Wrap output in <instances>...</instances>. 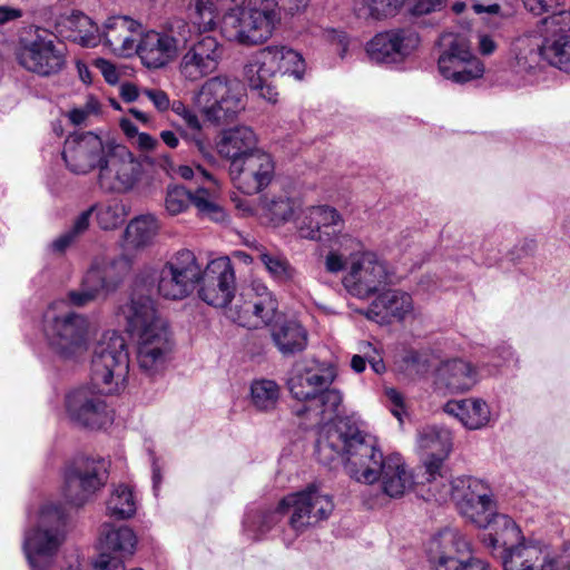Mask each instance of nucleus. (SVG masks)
Segmentation results:
<instances>
[{
	"label": "nucleus",
	"mask_w": 570,
	"mask_h": 570,
	"mask_svg": "<svg viewBox=\"0 0 570 570\" xmlns=\"http://www.w3.org/2000/svg\"><path fill=\"white\" fill-rule=\"evenodd\" d=\"M315 454L324 465L343 461L347 474L357 482H380L382 492L392 499L403 497L414 484L403 458L397 453L384 455L376 438L348 416L324 430L316 441Z\"/></svg>",
	"instance_id": "obj_1"
},
{
	"label": "nucleus",
	"mask_w": 570,
	"mask_h": 570,
	"mask_svg": "<svg viewBox=\"0 0 570 570\" xmlns=\"http://www.w3.org/2000/svg\"><path fill=\"white\" fill-rule=\"evenodd\" d=\"M432 494L439 502L455 500L465 518L479 528L490 529L483 541L493 549L505 547L520 537L517 523L509 515L497 513L488 484L480 479L460 476L442 483V488Z\"/></svg>",
	"instance_id": "obj_2"
},
{
	"label": "nucleus",
	"mask_w": 570,
	"mask_h": 570,
	"mask_svg": "<svg viewBox=\"0 0 570 570\" xmlns=\"http://www.w3.org/2000/svg\"><path fill=\"white\" fill-rule=\"evenodd\" d=\"M335 377L332 364L312 360L295 364L287 379L289 393L302 402L295 406V414L305 416L313 426L324 424L320 435L336 423L333 421L342 405L341 392L330 387Z\"/></svg>",
	"instance_id": "obj_3"
},
{
	"label": "nucleus",
	"mask_w": 570,
	"mask_h": 570,
	"mask_svg": "<svg viewBox=\"0 0 570 570\" xmlns=\"http://www.w3.org/2000/svg\"><path fill=\"white\" fill-rule=\"evenodd\" d=\"M309 0H246L227 11L220 32L228 41L243 46H258L272 38L282 21V10L294 14L306 8Z\"/></svg>",
	"instance_id": "obj_4"
},
{
	"label": "nucleus",
	"mask_w": 570,
	"mask_h": 570,
	"mask_svg": "<svg viewBox=\"0 0 570 570\" xmlns=\"http://www.w3.org/2000/svg\"><path fill=\"white\" fill-rule=\"evenodd\" d=\"M303 56L287 46H267L261 49L253 61L244 68L252 91L271 104H275L278 92L272 79L278 75L292 76L302 80L305 72Z\"/></svg>",
	"instance_id": "obj_5"
},
{
	"label": "nucleus",
	"mask_w": 570,
	"mask_h": 570,
	"mask_svg": "<svg viewBox=\"0 0 570 570\" xmlns=\"http://www.w3.org/2000/svg\"><path fill=\"white\" fill-rule=\"evenodd\" d=\"M68 514L61 503H47L37 528L24 532L23 552L32 570H48L65 539Z\"/></svg>",
	"instance_id": "obj_6"
},
{
	"label": "nucleus",
	"mask_w": 570,
	"mask_h": 570,
	"mask_svg": "<svg viewBox=\"0 0 570 570\" xmlns=\"http://www.w3.org/2000/svg\"><path fill=\"white\" fill-rule=\"evenodd\" d=\"M43 335L49 350L63 361H78L89 348V321L79 313H57L52 304L43 315Z\"/></svg>",
	"instance_id": "obj_7"
},
{
	"label": "nucleus",
	"mask_w": 570,
	"mask_h": 570,
	"mask_svg": "<svg viewBox=\"0 0 570 570\" xmlns=\"http://www.w3.org/2000/svg\"><path fill=\"white\" fill-rule=\"evenodd\" d=\"M17 63L42 78L53 77L66 67V50L55 37L39 27L26 28L14 46Z\"/></svg>",
	"instance_id": "obj_8"
},
{
	"label": "nucleus",
	"mask_w": 570,
	"mask_h": 570,
	"mask_svg": "<svg viewBox=\"0 0 570 570\" xmlns=\"http://www.w3.org/2000/svg\"><path fill=\"white\" fill-rule=\"evenodd\" d=\"M129 373L127 343L117 331H106L97 341L91 360V381L105 393H118Z\"/></svg>",
	"instance_id": "obj_9"
},
{
	"label": "nucleus",
	"mask_w": 570,
	"mask_h": 570,
	"mask_svg": "<svg viewBox=\"0 0 570 570\" xmlns=\"http://www.w3.org/2000/svg\"><path fill=\"white\" fill-rule=\"evenodd\" d=\"M245 88L236 79L212 77L194 94V105L213 124L234 120L245 109Z\"/></svg>",
	"instance_id": "obj_10"
},
{
	"label": "nucleus",
	"mask_w": 570,
	"mask_h": 570,
	"mask_svg": "<svg viewBox=\"0 0 570 570\" xmlns=\"http://www.w3.org/2000/svg\"><path fill=\"white\" fill-rule=\"evenodd\" d=\"M146 292L155 291L167 299H183L196 288L200 278V265L189 249L177 252L158 272L144 271Z\"/></svg>",
	"instance_id": "obj_11"
},
{
	"label": "nucleus",
	"mask_w": 570,
	"mask_h": 570,
	"mask_svg": "<svg viewBox=\"0 0 570 570\" xmlns=\"http://www.w3.org/2000/svg\"><path fill=\"white\" fill-rule=\"evenodd\" d=\"M109 463L102 458L75 456L65 468L62 494L68 504L83 507L108 480Z\"/></svg>",
	"instance_id": "obj_12"
},
{
	"label": "nucleus",
	"mask_w": 570,
	"mask_h": 570,
	"mask_svg": "<svg viewBox=\"0 0 570 570\" xmlns=\"http://www.w3.org/2000/svg\"><path fill=\"white\" fill-rule=\"evenodd\" d=\"M348 242L353 252L350 254V267L343 277V286L352 296L364 299L392 283L391 274L385 262L375 253L361 252V244L356 239Z\"/></svg>",
	"instance_id": "obj_13"
},
{
	"label": "nucleus",
	"mask_w": 570,
	"mask_h": 570,
	"mask_svg": "<svg viewBox=\"0 0 570 570\" xmlns=\"http://www.w3.org/2000/svg\"><path fill=\"white\" fill-rule=\"evenodd\" d=\"M426 553L435 570H490L481 559H464L470 553V543L454 529H443L431 538Z\"/></svg>",
	"instance_id": "obj_14"
},
{
	"label": "nucleus",
	"mask_w": 570,
	"mask_h": 570,
	"mask_svg": "<svg viewBox=\"0 0 570 570\" xmlns=\"http://www.w3.org/2000/svg\"><path fill=\"white\" fill-rule=\"evenodd\" d=\"M442 42L444 49L438 59V68L445 79L463 85L483 76L484 66L473 55L464 36L446 35Z\"/></svg>",
	"instance_id": "obj_15"
},
{
	"label": "nucleus",
	"mask_w": 570,
	"mask_h": 570,
	"mask_svg": "<svg viewBox=\"0 0 570 570\" xmlns=\"http://www.w3.org/2000/svg\"><path fill=\"white\" fill-rule=\"evenodd\" d=\"M288 515V524L296 532L326 520L334 510L332 498L311 485L299 492L289 493L281 500Z\"/></svg>",
	"instance_id": "obj_16"
},
{
	"label": "nucleus",
	"mask_w": 570,
	"mask_h": 570,
	"mask_svg": "<svg viewBox=\"0 0 570 570\" xmlns=\"http://www.w3.org/2000/svg\"><path fill=\"white\" fill-rule=\"evenodd\" d=\"M108 393L102 392L101 385L79 386L70 391L65 399L66 412L69 419L85 428L101 429L112 422V414L105 400Z\"/></svg>",
	"instance_id": "obj_17"
},
{
	"label": "nucleus",
	"mask_w": 570,
	"mask_h": 570,
	"mask_svg": "<svg viewBox=\"0 0 570 570\" xmlns=\"http://www.w3.org/2000/svg\"><path fill=\"white\" fill-rule=\"evenodd\" d=\"M146 287L147 278L145 275H138L129 301L120 305L117 312L126 331L137 337L167 326L166 322L157 315L153 294L146 292Z\"/></svg>",
	"instance_id": "obj_18"
},
{
	"label": "nucleus",
	"mask_w": 570,
	"mask_h": 570,
	"mask_svg": "<svg viewBox=\"0 0 570 570\" xmlns=\"http://www.w3.org/2000/svg\"><path fill=\"white\" fill-rule=\"evenodd\" d=\"M141 175V164L124 145L108 147L104 167L98 174V185L104 191L126 193L131 190Z\"/></svg>",
	"instance_id": "obj_19"
},
{
	"label": "nucleus",
	"mask_w": 570,
	"mask_h": 570,
	"mask_svg": "<svg viewBox=\"0 0 570 570\" xmlns=\"http://www.w3.org/2000/svg\"><path fill=\"white\" fill-rule=\"evenodd\" d=\"M198 296L216 308L226 307L235 296L236 278L232 261L227 256L212 259L205 269L200 268L197 283Z\"/></svg>",
	"instance_id": "obj_20"
},
{
	"label": "nucleus",
	"mask_w": 570,
	"mask_h": 570,
	"mask_svg": "<svg viewBox=\"0 0 570 570\" xmlns=\"http://www.w3.org/2000/svg\"><path fill=\"white\" fill-rule=\"evenodd\" d=\"M417 444L426 452L424 460L426 481L430 483V491L434 493L442 483L451 481V476L444 472V460L452 449L451 432L445 428L425 426L419 431Z\"/></svg>",
	"instance_id": "obj_21"
},
{
	"label": "nucleus",
	"mask_w": 570,
	"mask_h": 570,
	"mask_svg": "<svg viewBox=\"0 0 570 570\" xmlns=\"http://www.w3.org/2000/svg\"><path fill=\"white\" fill-rule=\"evenodd\" d=\"M420 36L412 28L379 32L366 45L370 59L382 65L404 62L420 46Z\"/></svg>",
	"instance_id": "obj_22"
},
{
	"label": "nucleus",
	"mask_w": 570,
	"mask_h": 570,
	"mask_svg": "<svg viewBox=\"0 0 570 570\" xmlns=\"http://www.w3.org/2000/svg\"><path fill=\"white\" fill-rule=\"evenodd\" d=\"M244 302L227 311V317L243 327H258L271 323L277 311V302L266 285L253 282L242 294Z\"/></svg>",
	"instance_id": "obj_23"
},
{
	"label": "nucleus",
	"mask_w": 570,
	"mask_h": 570,
	"mask_svg": "<svg viewBox=\"0 0 570 570\" xmlns=\"http://www.w3.org/2000/svg\"><path fill=\"white\" fill-rule=\"evenodd\" d=\"M109 146L91 131L76 132L65 140L62 158L70 171L83 175L104 167Z\"/></svg>",
	"instance_id": "obj_24"
},
{
	"label": "nucleus",
	"mask_w": 570,
	"mask_h": 570,
	"mask_svg": "<svg viewBox=\"0 0 570 570\" xmlns=\"http://www.w3.org/2000/svg\"><path fill=\"white\" fill-rule=\"evenodd\" d=\"M275 166L269 154L256 150L230 163L229 174L237 189L255 195L266 188L274 177Z\"/></svg>",
	"instance_id": "obj_25"
},
{
	"label": "nucleus",
	"mask_w": 570,
	"mask_h": 570,
	"mask_svg": "<svg viewBox=\"0 0 570 570\" xmlns=\"http://www.w3.org/2000/svg\"><path fill=\"white\" fill-rule=\"evenodd\" d=\"M508 544L501 557L503 570H557V558L546 543L520 534Z\"/></svg>",
	"instance_id": "obj_26"
},
{
	"label": "nucleus",
	"mask_w": 570,
	"mask_h": 570,
	"mask_svg": "<svg viewBox=\"0 0 570 570\" xmlns=\"http://www.w3.org/2000/svg\"><path fill=\"white\" fill-rule=\"evenodd\" d=\"M223 57V46L212 36L193 43L180 57L178 71L190 82H196L216 71Z\"/></svg>",
	"instance_id": "obj_27"
},
{
	"label": "nucleus",
	"mask_w": 570,
	"mask_h": 570,
	"mask_svg": "<svg viewBox=\"0 0 570 570\" xmlns=\"http://www.w3.org/2000/svg\"><path fill=\"white\" fill-rule=\"evenodd\" d=\"M128 269V261L122 256L97 257L82 276L80 285L97 299L106 297L117 291Z\"/></svg>",
	"instance_id": "obj_28"
},
{
	"label": "nucleus",
	"mask_w": 570,
	"mask_h": 570,
	"mask_svg": "<svg viewBox=\"0 0 570 570\" xmlns=\"http://www.w3.org/2000/svg\"><path fill=\"white\" fill-rule=\"evenodd\" d=\"M174 343L168 326L149 331L138 337L137 360L139 368L154 377L163 373L173 352Z\"/></svg>",
	"instance_id": "obj_29"
},
{
	"label": "nucleus",
	"mask_w": 570,
	"mask_h": 570,
	"mask_svg": "<svg viewBox=\"0 0 570 570\" xmlns=\"http://www.w3.org/2000/svg\"><path fill=\"white\" fill-rule=\"evenodd\" d=\"M340 213L330 206L307 207L297 215L296 226L303 238L328 243L341 230Z\"/></svg>",
	"instance_id": "obj_30"
},
{
	"label": "nucleus",
	"mask_w": 570,
	"mask_h": 570,
	"mask_svg": "<svg viewBox=\"0 0 570 570\" xmlns=\"http://www.w3.org/2000/svg\"><path fill=\"white\" fill-rule=\"evenodd\" d=\"M413 311L411 295L401 289H387L379 294L363 315L380 325L403 321Z\"/></svg>",
	"instance_id": "obj_31"
},
{
	"label": "nucleus",
	"mask_w": 570,
	"mask_h": 570,
	"mask_svg": "<svg viewBox=\"0 0 570 570\" xmlns=\"http://www.w3.org/2000/svg\"><path fill=\"white\" fill-rule=\"evenodd\" d=\"M539 58L570 75V36L546 39L537 50L531 49L529 55L520 52L515 57L518 67L524 71H531Z\"/></svg>",
	"instance_id": "obj_32"
},
{
	"label": "nucleus",
	"mask_w": 570,
	"mask_h": 570,
	"mask_svg": "<svg viewBox=\"0 0 570 570\" xmlns=\"http://www.w3.org/2000/svg\"><path fill=\"white\" fill-rule=\"evenodd\" d=\"M140 23L127 16H114L106 20L101 41L110 51L119 57H129L135 52L137 41L134 33L140 29Z\"/></svg>",
	"instance_id": "obj_33"
},
{
	"label": "nucleus",
	"mask_w": 570,
	"mask_h": 570,
	"mask_svg": "<svg viewBox=\"0 0 570 570\" xmlns=\"http://www.w3.org/2000/svg\"><path fill=\"white\" fill-rule=\"evenodd\" d=\"M285 515L281 501L273 508L249 507L243 518L242 533L250 541L263 540L271 531L281 527Z\"/></svg>",
	"instance_id": "obj_34"
},
{
	"label": "nucleus",
	"mask_w": 570,
	"mask_h": 570,
	"mask_svg": "<svg viewBox=\"0 0 570 570\" xmlns=\"http://www.w3.org/2000/svg\"><path fill=\"white\" fill-rule=\"evenodd\" d=\"M135 52L144 66L149 69H160L174 61L178 53L160 30H149L141 35Z\"/></svg>",
	"instance_id": "obj_35"
},
{
	"label": "nucleus",
	"mask_w": 570,
	"mask_h": 570,
	"mask_svg": "<svg viewBox=\"0 0 570 570\" xmlns=\"http://www.w3.org/2000/svg\"><path fill=\"white\" fill-rule=\"evenodd\" d=\"M101 553L97 560L107 554L112 560H119L124 563L122 558L132 556L137 546V535L128 525H112L105 523L100 533Z\"/></svg>",
	"instance_id": "obj_36"
},
{
	"label": "nucleus",
	"mask_w": 570,
	"mask_h": 570,
	"mask_svg": "<svg viewBox=\"0 0 570 570\" xmlns=\"http://www.w3.org/2000/svg\"><path fill=\"white\" fill-rule=\"evenodd\" d=\"M444 412L455 416L466 429L480 430L491 420V411L482 399L451 400L444 405Z\"/></svg>",
	"instance_id": "obj_37"
},
{
	"label": "nucleus",
	"mask_w": 570,
	"mask_h": 570,
	"mask_svg": "<svg viewBox=\"0 0 570 570\" xmlns=\"http://www.w3.org/2000/svg\"><path fill=\"white\" fill-rule=\"evenodd\" d=\"M256 135L247 126L227 129L217 145L218 153L232 161L256 151Z\"/></svg>",
	"instance_id": "obj_38"
},
{
	"label": "nucleus",
	"mask_w": 570,
	"mask_h": 570,
	"mask_svg": "<svg viewBox=\"0 0 570 570\" xmlns=\"http://www.w3.org/2000/svg\"><path fill=\"white\" fill-rule=\"evenodd\" d=\"M439 379L452 392H464L475 385L478 373L471 363L462 358H451L439 367Z\"/></svg>",
	"instance_id": "obj_39"
},
{
	"label": "nucleus",
	"mask_w": 570,
	"mask_h": 570,
	"mask_svg": "<svg viewBox=\"0 0 570 570\" xmlns=\"http://www.w3.org/2000/svg\"><path fill=\"white\" fill-rule=\"evenodd\" d=\"M273 341L284 356L303 352L307 346V331L295 320L277 324L272 333Z\"/></svg>",
	"instance_id": "obj_40"
},
{
	"label": "nucleus",
	"mask_w": 570,
	"mask_h": 570,
	"mask_svg": "<svg viewBox=\"0 0 570 570\" xmlns=\"http://www.w3.org/2000/svg\"><path fill=\"white\" fill-rule=\"evenodd\" d=\"M171 110L179 116L190 132H184L183 137L188 141L204 158L210 160L214 158L209 142L203 137L202 124L193 109L180 100L171 102Z\"/></svg>",
	"instance_id": "obj_41"
},
{
	"label": "nucleus",
	"mask_w": 570,
	"mask_h": 570,
	"mask_svg": "<svg viewBox=\"0 0 570 570\" xmlns=\"http://www.w3.org/2000/svg\"><path fill=\"white\" fill-rule=\"evenodd\" d=\"M107 514L117 520L131 518L137 510L136 498L129 485L118 484L106 502Z\"/></svg>",
	"instance_id": "obj_42"
},
{
	"label": "nucleus",
	"mask_w": 570,
	"mask_h": 570,
	"mask_svg": "<svg viewBox=\"0 0 570 570\" xmlns=\"http://www.w3.org/2000/svg\"><path fill=\"white\" fill-rule=\"evenodd\" d=\"M281 395L279 385L267 379L254 380L250 384V404L261 412L276 409Z\"/></svg>",
	"instance_id": "obj_43"
},
{
	"label": "nucleus",
	"mask_w": 570,
	"mask_h": 570,
	"mask_svg": "<svg viewBox=\"0 0 570 570\" xmlns=\"http://www.w3.org/2000/svg\"><path fill=\"white\" fill-rule=\"evenodd\" d=\"M157 229V220L153 215L138 216L126 227V242L135 248L145 247L151 243Z\"/></svg>",
	"instance_id": "obj_44"
},
{
	"label": "nucleus",
	"mask_w": 570,
	"mask_h": 570,
	"mask_svg": "<svg viewBox=\"0 0 570 570\" xmlns=\"http://www.w3.org/2000/svg\"><path fill=\"white\" fill-rule=\"evenodd\" d=\"M160 31L169 40L178 55L196 37L195 28L189 21L180 17H173L166 20Z\"/></svg>",
	"instance_id": "obj_45"
},
{
	"label": "nucleus",
	"mask_w": 570,
	"mask_h": 570,
	"mask_svg": "<svg viewBox=\"0 0 570 570\" xmlns=\"http://www.w3.org/2000/svg\"><path fill=\"white\" fill-rule=\"evenodd\" d=\"M95 207L96 220L104 230H112L121 226L128 215L126 205L120 200H109L107 203H97Z\"/></svg>",
	"instance_id": "obj_46"
},
{
	"label": "nucleus",
	"mask_w": 570,
	"mask_h": 570,
	"mask_svg": "<svg viewBox=\"0 0 570 570\" xmlns=\"http://www.w3.org/2000/svg\"><path fill=\"white\" fill-rule=\"evenodd\" d=\"M189 23L195 35L212 30L216 23V8L210 0H195L188 6Z\"/></svg>",
	"instance_id": "obj_47"
},
{
	"label": "nucleus",
	"mask_w": 570,
	"mask_h": 570,
	"mask_svg": "<svg viewBox=\"0 0 570 570\" xmlns=\"http://www.w3.org/2000/svg\"><path fill=\"white\" fill-rule=\"evenodd\" d=\"M70 24L77 29L75 40L83 47H96L101 42V35L96 23L85 13L76 11L70 17Z\"/></svg>",
	"instance_id": "obj_48"
},
{
	"label": "nucleus",
	"mask_w": 570,
	"mask_h": 570,
	"mask_svg": "<svg viewBox=\"0 0 570 570\" xmlns=\"http://www.w3.org/2000/svg\"><path fill=\"white\" fill-rule=\"evenodd\" d=\"M258 258L275 281L285 283L294 278L295 269L284 256L259 249Z\"/></svg>",
	"instance_id": "obj_49"
},
{
	"label": "nucleus",
	"mask_w": 570,
	"mask_h": 570,
	"mask_svg": "<svg viewBox=\"0 0 570 570\" xmlns=\"http://www.w3.org/2000/svg\"><path fill=\"white\" fill-rule=\"evenodd\" d=\"M190 205H194L200 215L216 223H223L227 217L224 209L210 199V194L205 188H197L191 193Z\"/></svg>",
	"instance_id": "obj_50"
},
{
	"label": "nucleus",
	"mask_w": 570,
	"mask_h": 570,
	"mask_svg": "<svg viewBox=\"0 0 570 570\" xmlns=\"http://www.w3.org/2000/svg\"><path fill=\"white\" fill-rule=\"evenodd\" d=\"M191 199V191L184 186H169L167 188L165 207L170 215H178L185 212Z\"/></svg>",
	"instance_id": "obj_51"
},
{
	"label": "nucleus",
	"mask_w": 570,
	"mask_h": 570,
	"mask_svg": "<svg viewBox=\"0 0 570 570\" xmlns=\"http://www.w3.org/2000/svg\"><path fill=\"white\" fill-rule=\"evenodd\" d=\"M348 239H353L348 236H342V243L340 249H332L325 257V268L330 273L342 272L345 266L350 265V254L353 252Z\"/></svg>",
	"instance_id": "obj_52"
},
{
	"label": "nucleus",
	"mask_w": 570,
	"mask_h": 570,
	"mask_svg": "<svg viewBox=\"0 0 570 570\" xmlns=\"http://www.w3.org/2000/svg\"><path fill=\"white\" fill-rule=\"evenodd\" d=\"M552 13L543 18L542 23L546 27L549 39H556L560 36H569L570 31V10H551Z\"/></svg>",
	"instance_id": "obj_53"
},
{
	"label": "nucleus",
	"mask_w": 570,
	"mask_h": 570,
	"mask_svg": "<svg viewBox=\"0 0 570 570\" xmlns=\"http://www.w3.org/2000/svg\"><path fill=\"white\" fill-rule=\"evenodd\" d=\"M299 207L298 203L291 198H278L271 203L269 210L274 219L279 222H287L291 219H295V213Z\"/></svg>",
	"instance_id": "obj_54"
},
{
	"label": "nucleus",
	"mask_w": 570,
	"mask_h": 570,
	"mask_svg": "<svg viewBox=\"0 0 570 570\" xmlns=\"http://www.w3.org/2000/svg\"><path fill=\"white\" fill-rule=\"evenodd\" d=\"M96 299L97 298L86 291L82 285L77 289L69 291L66 296L67 303L73 307H85Z\"/></svg>",
	"instance_id": "obj_55"
},
{
	"label": "nucleus",
	"mask_w": 570,
	"mask_h": 570,
	"mask_svg": "<svg viewBox=\"0 0 570 570\" xmlns=\"http://www.w3.org/2000/svg\"><path fill=\"white\" fill-rule=\"evenodd\" d=\"M384 394L390 403L391 413L399 421H402V414L404 413V400L402 394L393 387L385 389Z\"/></svg>",
	"instance_id": "obj_56"
},
{
	"label": "nucleus",
	"mask_w": 570,
	"mask_h": 570,
	"mask_svg": "<svg viewBox=\"0 0 570 570\" xmlns=\"http://www.w3.org/2000/svg\"><path fill=\"white\" fill-rule=\"evenodd\" d=\"M524 8L534 16H541L559 7V0H522Z\"/></svg>",
	"instance_id": "obj_57"
},
{
	"label": "nucleus",
	"mask_w": 570,
	"mask_h": 570,
	"mask_svg": "<svg viewBox=\"0 0 570 570\" xmlns=\"http://www.w3.org/2000/svg\"><path fill=\"white\" fill-rule=\"evenodd\" d=\"M443 4V0H415L414 4L410 8V12L413 16L429 14L441 10Z\"/></svg>",
	"instance_id": "obj_58"
},
{
	"label": "nucleus",
	"mask_w": 570,
	"mask_h": 570,
	"mask_svg": "<svg viewBox=\"0 0 570 570\" xmlns=\"http://www.w3.org/2000/svg\"><path fill=\"white\" fill-rule=\"evenodd\" d=\"M404 362L416 373H424L429 368L428 357L417 351H409L404 356Z\"/></svg>",
	"instance_id": "obj_59"
},
{
	"label": "nucleus",
	"mask_w": 570,
	"mask_h": 570,
	"mask_svg": "<svg viewBox=\"0 0 570 570\" xmlns=\"http://www.w3.org/2000/svg\"><path fill=\"white\" fill-rule=\"evenodd\" d=\"M94 65L101 72L107 83L116 85L119 81V73L116 67L108 60L98 58Z\"/></svg>",
	"instance_id": "obj_60"
},
{
	"label": "nucleus",
	"mask_w": 570,
	"mask_h": 570,
	"mask_svg": "<svg viewBox=\"0 0 570 570\" xmlns=\"http://www.w3.org/2000/svg\"><path fill=\"white\" fill-rule=\"evenodd\" d=\"M95 207H89L80 213L75 219L69 232L77 238L80 234L85 233L90 224V218L94 214Z\"/></svg>",
	"instance_id": "obj_61"
},
{
	"label": "nucleus",
	"mask_w": 570,
	"mask_h": 570,
	"mask_svg": "<svg viewBox=\"0 0 570 570\" xmlns=\"http://www.w3.org/2000/svg\"><path fill=\"white\" fill-rule=\"evenodd\" d=\"M145 95L154 104L157 110L165 111L169 107L171 108L169 97L165 91L159 89H147L145 90Z\"/></svg>",
	"instance_id": "obj_62"
},
{
	"label": "nucleus",
	"mask_w": 570,
	"mask_h": 570,
	"mask_svg": "<svg viewBox=\"0 0 570 570\" xmlns=\"http://www.w3.org/2000/svg\"><path fill=\"white\" fill-rule=\"evenodd\" d=\"M76 237L67 230L55 240L51 242L50 248L55 253L62 254L75 242Z\"/></svg>",
	"instance_id": "obj_63"
},
{
	"label": "nucleus",
	"mask_w": 570,
	"mask_h": 570,
	"mask_svg": "<svg viewBox=\"0 0 570 570\" xmlns=\"http://www.w3.org/2000/svg\"><path fill=\"white\" fill-rule=\"evenodd\" d=\"M557 567L560 570H570V541L562 544L560 552L556 556Z\"/></svg>",
	"instance_id": "obj_64"
}]
</instances>
